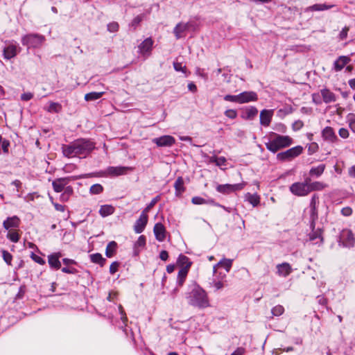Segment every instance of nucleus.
<instances>
[{"label": "nucleus", "instance_id": "1a4fd4ad", "mask_svg": "<svg viewBox=\"0 0 355 355\" xmlns=\"http://www.w3.org/2000/svg\"><path fill=\"white\" fill-rule=\"evenodd\" d=\"M158 147H171L175 143V139L171 135H164L152 139Z\"/></svg>", "mask_w": 355, "mask_h": 355}, {"label": "nucleus", "instance_id": "c9c22d12", "mask_svg": "<svg viewBox=\"0 0 355 355\" xmlns=\"http://www.w3.org/2000/svg\"><path fill=\"white\" fill-rule=\"evenodd\" d=\"M117 248V243L115 241H110L105 249V255L107 257L110 258L113 257Z\"/></svg>", "mask_w": 355, "mask_h": 355}, {"label": "nucleus", "instance_id": "e2e57ef3", "mask_svg": "<svg viewBox=\"0 0 355 355\" xmlns=\"http://www.w3.org/2000/svg\"><path fill=\"white\" fill-rule=\"evenodd\" d=\"M119 263L118 261L112 262L110 266V274H114L119 269Z\"/></svg>", "mask_w": 355, "mask_h": 355}, {"label": "nucleus", "instance_id": "3c124183", "mask_svg": "<svg viewBox=\"0 0 355 355\" xmlns=\"http://www.w3.org/2000/svg\"><path fill=\"white\" fill-rule=\"evenodd\" d=\"M173 67L176 71H181L182 73H186V66L182 65V64L181 62H174Z\"/></svg>", "mask_w": 355, "mask_h": 355}, {"label": "nucleus", "instance_id": "a18cd8bd", "mask_svg": "<svg viewBox=\"0 0 355 355\" xmlns=\"http://www.w3.org/2000/svg\"><path fill=\"white\" fill-rule=\"evenodd\" d=\"M160 198L159 196L155 197L146 206V207L142 211L141 213H145L147 214L148 212L156 205V203L159 200Z\"/></svg>", "mask_w": 355, "mask_h": 355}, {"label": "nucleus", "instance_id": "20e7f679", "mask_svg": "<svg viewBox=\"0 0 355 355\" xmlns=\"http://www.w3.org/2000/svg\"><path fill=\"white\" fill-rule=\"evenodd\" d=\"M45 40L44 36L37 33L27 34L21 38V43L28 48H38Z\"/></svg>", "mask_w": 355, "mask_h": 355}, {"label": "nucleus", "instance_id": "a878e982", "mask_svg": "<svg viewBox=\"0 0 355 355\" xmlns=\"http://www.w3.org/2000/svg\"><path fill=\"white\" fill-rule=\"evenodd\" d=\"M232 259H223L220 260L217 264H216L213 268L214 273L216 272L217 267L222 266L223 267L227 272H229L232 266Z\"/></svg>", "mask_w": 355, "mask_h": 355}, {"label": "nucleus", "instance_id": "9b49d317", "mask_svg": "<svg viewBox=\"0 0 355 355\" xmlns=\"http://www.w3.org/2000/svg\"><path fill=\"white\" fill-rule=\"evenodd\" d=\"M153 40L151 37L144 40L138 46L139 52L142 55H149L153 49Z\"/></svg>", "mask_w": 355, "mask_h": 355}, {"label": "nucleus", "instance_id": "f257e3e1", "mask_svg": "<svg viewBox=\"0 0 355 355\" xmlns=\"http://www.w3.org/2000/svg\"><path fill=\"white\" fill-rule=\"evenodd\" d=\"M95 148V143L87 139H78L67 145H62V150L64 156L74 157L77 156L86 157Z\"/></svg>", "mask_w": 355, "mask_h": 355}, {"label": "nucleus", "instance_id": "393cba45", "mask_svg": "<svg viewBox=\"0 0 355 355\" xmlns=\"http://www.w3.org/2000/svg\"><path fill=\"white\" fill-rule=\"evenodd\" d=\"M315 227L312 228V232L309 234V239L314 242V243H322L323 242V238L322 236V231L320 228L314 230Z\"/></svg>", "mask_w": 355, "mask_h": 355}, {"label": "nucleus", "instance_id": "2f4dec72", "mask_svg": "<svg viewBox=\"0 0 355 355\" xmlns=\"http://www.w3.org/2000/svg\"><path fill=\"white\" fill-rule=\"evenodd\" d=\"M325 168V164H323L312 167L309 171V175L311 177L319 178L324 173Z\"/></svg>", "mask_w": 355, "mask_h": 355}, {"label": "nucleus", "instance_id": "37998d69", "mask_svg": "<svg viewBox=\"0 0 355 355\" xmlns=\"http://www.w3.org/2000/svg\"><path fill=\"white\" fill-rule=\"evenodd\" d=\"M347 119L349 123V126L351 130L355 133V114L349 113L347 116Z\"/></svg>", "mask_w": 355, "mask_h": 355}, {"label": "nucleus", "instance_id": "c85d7f7f", "mask_svg": "<svg viewBox=\"0 0 355 355\" xmlns=\"http://www.w3.org/2000/svg\"><path fill=\"white\" fill-rule=\"evenodd\" d=\"M245 200L253 207H257L260 203V197L257 193H247L245 195Z\"/></svg>", "mask_w": 355, "mask_h": 355}, {"label": "nucleus", "instance_id": "9d476101", "mask_svg": "<svg viewBox=\"0 0 355 355\" xmlns=\"http://www.w3.org/2000/svg\"><path fill=\"white\" fill-rule=\"evenodd\" d=\"M321 135L324 141L329 144H334L338 141V138L336 136L334 130L330 126L325 127L322 130Z\"/></svg>", "mask_w": 355, "mask_h": 355}, {"label": "nucleus", "instance_id": "338daca9", "mask_svg": "<svg viewBox=\"0 0 355 355\" xmlns=\"http://www.w3.org/2000/svg\"><path fill=\"white\" fill-rule=\"evenodd\" d=\"M33 98V94L31 92H26L21 95V100L28 101Z\"/></svg>", "mask_w": 355, "mask_h": 355}, {"label": "nucleus", "instance_id": "603ef678", "mask_svg": "<svg viewBox=\"0 0 355 355\" xmlns=\"http://www.w3.org/2000/svg\"><path fill=\"white\" fill-rule=\"evenodd\" d=\"M319 204V196L318 194L315 193L312 196L311 201H310V207H317Z\"/></svg>", "mask_w": 355, "mask_h": 355}, {"label": "nucleus", "instance_id": "5fc2aeb1", "mask_svg": "<svg viewBox=\"0 0 355 355\" xmlns=\"http://www.w3.org/2000/svg\"><path fill=\"white\" fill-rule=\"evenodd\" d=\"M224 100L226 101H230V102H234L238 103L239 101V94L238 95H230L227 94L224 96Z\"/></svg>", "mask_w": 355, "mask_h": 355}, {"label": "nucleus", "instance_id": "49530a36", "mask_svg": "<svg viewBox=\"0 0 355 355\" xmlns=\"http://www.w3.org/2000/svg\"><path fill=\"white\" fill-rule=\"evenodd\" d=\"M89 191H90V193H92V194H99L101 192H103V187L100 184H93L90 187Z\"/></svg>", "mask_w": 355, "mask_h": 355}, {"label": "nucleus", "instance_id": "c756f323", "mask_svg": "<svg viewBox=\"0 0 355 355\" xmlns=\"http://www.w3.org/2000/svg\"><path fill=\"white\" fill-rule=\"evenodd\" d=\"M226 275H223L221 279H213L212 282H210V286L215 288L216 291L220 290L227 286L226 280L225 279Z\"/></svg>", "mask_w": 355, "mask_h": 355}, {"label": "nucleus", "instance_id": "09e8293b", "mask_svg": "<svg viewBox=\"0 0 355 355\" xmlns=\"http://www.w3.org/2000/svg\"><path fill=\"white\" fill-rule=\"evenodd\" d=\"M107 29L110 33L117 32L119 29V25L116 21L110 22L107 26Z\"/></svg>", "mask_w": 355, "mask_h": 355}, {"label": "nucleus", "instance_id": "72a5a7b5", "mask_svg": "<svg viewBox=\"0 0 355 355\" xmlns=\"http://www.w3.org/2000/svg\"><path fill=\"white\" fill-rule=\"evenodd\" d=\"M89 258L92 263L99 264L101 267L106 263V259L100 253L92 254L89 255Z\"/></svg>", "mask_w": 355, "mask_h": 355}, {"label": "nucleus", "instance_id": "412c9836", "mask_svg": "<svg viewBox=\"0 0 355 355\" xmlns=\"http://www.w3.org/2000/svg\"><path fill=\"white\" fill-rule=\"evenodd\" d=\"M273 115L272 110H263L260 113V123L267 127L270 125Z\"/></svg>", "mask_w": 355, "mask_h": 355}, {"label": "nucleus", "instance_id": "0e129e2a", "mask_svg": "<svg viewBox=\"0 0 355 355\" xmlns=\"http://www.w3.org/2000/svg\"><path fill=\"white\" fill-rule=\"evenodd\" d=\"M341 214L344 216H349L352 214V209L350 207H343L341 211Z\"/></svg>", "mask_w": 355, "mask_h": 355}, {"label": "nucleus", "instance_id": "2eb2a0df", "mask_svg": "<svg viewBox=\"0 0 355 355\" xmlns=\"http://www.w3.org/2000/svg\"><path fill=\"white\" fill-rule=\"evenodd\" d=\"M20 225V219L17 216H13L12 217H8L3 223V227L7 230H15V228H18Z\"/></svg>", "mask_w": 355, "mask_h": 355}, {"label": "nucleus", "instance_id": "a211bd4d", "mask_svg": "<svg viewBox=\"0 0 355 355\" xmlns=\"http://www.w3.org/2000/svg\"><path fill=\"white\" fill-rule=\"evenodd\" d=\"M239 103H245L250 101H256L258 99L257 93L252 91L243 92L239 94Z\"/></svg>", "mask_w": 355, "mask_h": 355}, {"label": "nucleus", "instance_id": "473e14b6", "mask_svg": "<svg viewBox=\"0 0 355 355\" xmlns=\"http://www.w3.org/2000/svg\"><path fill=\"white\" fill-rule=\"evenodd\" d=\"M309 193L314 191H322L327 187V184L322 182L315 181L313 182H309Z\"/></svg>", "mask_w": 355, "mask_h": 355}, {"label": "nucleus", "instance_id": "0eeeda50", "mask_svg": "<svg viewBox=\"0 0 355 355\" xmlns=\"http://www.w3.org/2000/svg\"><path fill=\"white\" fill-rule=\"evenodd\" d=\"M340 243L344 247L352 248L355 243V238L350 230H343L340 235Z\"/></svg>", "mask_w": 355, "mask_h": 355}, {"label": "nucleus", "instance_id": "5701e85b", "mask_svg": "<svg viewBox=\"0 0 355 355\" xmlns=\"http://www.w3.org/2000/svg\"><path fill=\"white\" fill-rule=\"evenodd\" d=\"M128 167L125 166H109L106 170V173L110 175L118 176L125 174Z\"/></svg>", "mask_w": 355, "mask_h": 355}, {"label": "nucleus", "instance_id": "423d86ee", "mask_svg": "<svg viewBox=\"0 0 355 355\" xmlns=\"http://www.w3.org/2000/svg\"><path fill=\"white\" fill-rule=\"evenodd\" d=\"M303 152V147L296 146L286 151L277 153V159L281 162H290L300 155Z\"/></svg>", "mask_w": 355, "mask_h": 355}, {"label": "nucleus", "instance_id": "f704fd0d", "mask_svg": "<svg viewBox=\"0 0 355 355\" xmlns=\"http://www.w3.org/2000/svg\"><path fill=\"white\" fill-rule=\"evenodd\" d=\"M188 272H189V270H187V268H181L179 270L178 274V277H177V286H179V287L182 286V285L184 284V283L186 280Z\"/></svg>", "mask_w": 355, "mask_h": 355}, {"label": "nucleus", "instance_id": "39448f33", "mask_svg": "<svg viewBox=\"0 0 355 355\" xmlns=\"http://www.w3.org/2000/svg\"><path fill=\"white\" fill-rule=\"evenodd\" d=\"M309 182L311 178H306L304 182H295L290 186L289 190L295 196H306L309 193Z\"/></svg>", "mask_w": 355, "mask_h": 355}, {"label": "nucleus", "instance_id": "864d4df0", "mask_svg": "<svg viewBox=\"0 0 355 355\" xmlns=\"http://www.w3.org/2000/svg\"><path fill=\"white\" fill-rule=\"evenodd\" d=\"M31 258L36 263L40 264V265H44L45 261L42 257H39L38 255L35 254V253L32 252L31 254Z\"/></svg>", "mask_w": 355, "mask_h": 355}, {"label": "nucleus", "instance_id": "e433bc0d", "mask_svg": "<svg viewBox=\"0 0 355 355\" xmlns=\"http://www.w3.org/2000/svg\"><path fill=\"white\" fill-rule=\"evenodd\" d=\"M257 114L258 110L255 107H250L245 110L243 118L250 120L254 119L257 115Z\"/></svg>", "mask_w": 355, "mask_h": 355}, {"label": "nucleus", "instance_id": "cd10ccee", "mask_svg": "<svg viewBox=\"0 0 355 355\" xmlns=\"http://www.w3.org/2000/svg\"><path fill=\"white\" fill-rule=\"evenodd\" d=\"M115 211V208L111 205H104L101 206L99 209V214L105 218L113 214Z\"/></svg>", "mask_w": 355, "mask_h": 355}, {"label": "nucleus", "instance_id": "f03ea898", "mask_svg": "<svg viewBox=\"0 0 355 355\" xmlns=\"http://www.w3.org/2000/svg\"><path fill=\"white\" fill-rule=\"evenodd\" d=\"M186 297L188 304L193 307L203 309L210 306L207 292L198 285L187 294Z\"/></svg>", "mask_w": 355, "mask_h": 355}, {"label": "nucleus", "instance_id": "6e6552de", "mask_svg": "<svg viewBox=\"0 0 355 355\" xmlns=\"http://www.w3.org/2000/svg\"><path fill=\"white\" fill-rule=\"evenodd\" d=\"M244 183L234 184H218L216 187V191L223 194H230L236 191H240L243 189Z\"/></svg>", "mask_w": 355, "mask_h": 355}, {"label": "nucleus", "instance_id": "13d9d810", "mask_svg": "<svg viewBox=\"0 0 355 355\" xmlns=\"http://www.w3.org/2000/svg\"><path fill=\"white\" fill-rule=\"evenodd\" d=\"M10 143L7 139H3L1 148H2V150L3 153L8 154L9 152V147H10Z\"/></svg>", "mask_w": 355, "mask_h": 355}, {"label": "nucleus", "instance_id": "aec40b11", "mask_svg": "<svg viewBox=\"0 0 355 355\" xmlns=\"http://www.w3.org/2000/svg\"><path fill=\"white\" fill-rule=\"evenodd\" d=\"M19 51L16 45L10 44L6 46L3 50V58L6 60H10L11 58H15Z\"/></svg>", "mask_w": 355, "mask_h": 355}, {"label": "nucleus", "instance_id": "f8f14e48", "mask_svg": "<svg viewBox=\"0 0 355 355\" xmlns=\"http://www.w3.org/2000/svg\"><path fill=\"white\" fill-rule=\"evenodd\" d=\"M148 214H145V213L141 214L134 225V230L137 234H140L144 230L148 223Z\"/></svg>", "mask_w": 355, "mask_h": 355}, {"label": "nucleus", "instance_id": "6e6d98bb", "mask_svg": "<svg viewBox=\"0 0 355 355\" xmlns=\"http://www.w3.org/2000/svg\"><path fill=\"white\" fill-rule=\"evenodd\" d=\"M146 245V237L144 235L140 236L135 244V247H144Z\"/></svg>", "mask_w": 355, "mask_h": 355}, {"label": "nucleus", "instance_id": "4be33fe9", "mask_svg": "<svg viewBox=\"0 0 355 355\" xmlns=\"http://www.w3.org/2000/svg\"><path fill=\"white\" fill-rule=\"evenodd\" d=\"M350 58L348 56L340 55L334 63V69L335 71H341L345 65L350 62Z\"/></svg>", "mask_w": 355, "mask_h": 355}, {"label": "nucleus", "instance_id": "8fccbe9b", "mask_svg": "<svg viewBox=\"0 0 355 355\" xmlns=\"http://www.w3.org/2000/svg\"><path fill=\"white\" fill-rule=\"evenodd\" d=\"M191 202L194 205H203L208 203L206 199L200 196L193 197L191 199Z\"/></svg>", "mask_w": 355, "mask_h": 355}, {"label": "nucleus", "instance_id": "ddd939ff", "mask_svg": "<svg viewBox=\"0 0 355 355\" xmlns=\"http://www.w3.org/2000/svg\"><path fill=\"white\" fill-rule=\"evenodd\" d=\"M62 257L61 252H54L48 256V263L51 269L59 270L61 268L60 258Z\"/></svg>", "mask_w": 355, "mask_h": 355}, {"label": "nucleus", "instance_id": "052dcab7", "mask_svg": "<svg viewBox=\"0 0 355 355\" xmlns=\"http://www.w3.org/2000/svg\"><path fill=\"white\" fill-rule=\"evenodd\" d=\"M303 126L304 123L301 120L295 121L292 125V128L294 131H297L300 130Z\"/></svg>", "mask_w": 355, "mask_h": 355}, {"label": "nucleus", "instance_id": "6ab92c4d", "mask_svg": "<svg viewBox=\"0 0 355 355\" xmlns=\"http://www.w3.org/2000/svg\"><path fill=\"white\" fill-rule=\"evenodd\" d=\"M276 268L277 274L284 277L288 276L293 271L291 266L287 262L277 264Z\"/></svg>", "mask_w": 355, "mask_h": 355}, {"label": "nucleus", "instance_id": "de8ad7c7", "mask_svg": "<svg viewBox=\"0 0 355 355\" xmlns=\"http://www.w3.org/2000/svg\"><path fill=\"white\" fill-rule=\"evenodd\" d=\"M284 308L282 305H277L272 309V313L275 316H279L283 314Z\"/></svg>", "mask_w": 355, "mask_h": 355}, {"label": "nucleus", "instance_id": "4c0bfd02", "mask_svg": "<svg viewBox=\"0 0 355 355\" xmlns=\"http://www.w3.org/2000/svg\"><path fill=\"white\" fill-rule=\"evenodd\" d=\"M178 263L182 266V268H187V270H189L191 266V262L189 261V259L183 254H180L178 257Z\"/></svg>", "mask_w": 355, "mask_h": 355}, {"label": "nucleus", "instance_id": "bb28decb", "mask_svg": "<svg viewBox=\"0 0 355 355\" xmlns=\"http://www.w3.org/2000/svg\"><path fill=\"white\" fill-rule=\"evenodd\" d=\"M334 5H327L326 3H316L313 6H309L306 8V12L309 11H323L331 9Z\"/></svg>", "mask_w": 355, "mask_h": 355}, {"label": "nucleus", "instance_id": "a19ab883", "mask_svg": "<svg viewBox=\"0 0 355 355\" xmlns=\"http://www.w3.org/2000/svg\"><path fill=\"white\" fill-rule=\"evenodd\" d=\"M103 94H104V92H89L85 95V100L86 101H95V100H97V99L101 98L102 96L103 95Z\"/></svg>", "mask_w": 355, "mask_h": 355}, {"label": "nucleus", "instance_id": "b1692460", "mask_svg": "<svg viewBox=\"0 0 355 355\" xmlns=\"http://www.w3.org/2000/svg\"><path fill=\"white\" fill-rule=\"evenodd\" d=\"M321 96L322 97V101L325 103H330L335 102L336 101V95L331 92L329 89L324 88L320 90Z\"/></svg>", "mask_w": 355, "mask_h": 355}, {"label": "nucleus", "instance_id": "69168bd1", "mask_svg": "<svg viewBox=\"0 0 355 355\" xmlns=\"http://www.w3.org/2000/svg\"><path fill=\"white\" fill-rule=\"evenodd\" d=\"M349 28L347 26H345L342 31H340L339 34V38L341 40H343L347 38V33L349 31Z\"/></svg>", "mask_w": 355, "mask_h": 355}, {"label": "nucleus", "instance_id": "58836bf2", "mask_svg": "<svg viewBox=\"0 0 355 355\" xmlns=\"http://www.w3.org/2000/svg\"><path fill=\"white\" fill-rule=\"evenodd\" d=\"M318 218V207H310V225L313 228Z\"/></svg>", "mask_w": 355, "mask_h": 355}, {"label": "nucleus", "instance_id": "4d7b16f0", "mask_svg": "<svg viewBox=\"0 0 355 355\" xmlns=\"http://www.w3.org/2000/svg\"><path fill=\"white\" fill-rule=\"evenodd\" d=\"M142 21V16L138 15L135 17L130 23V26L135 29Z\"/></svg>", "mask_w": 355, "mask_h": 355}, {"label": "nucleus", "instance_id": "dca6fc26", "mask_svg": "<svg viewBox=\"0 0 355 355\" xmlns=\"http://www.w3.org/2000/svg\"><path fill=\"white\" fill-rule=\"evenodd\" d=\"M153 232L155 234V239L158 241L162 242L165 240L166 230L162 223H156L154 226Z\"/></svg>", "mask_w": 355, "mask_h": 355}, {"label": "nucleus", "instance_id": "774afa93", "mask_svg": "<svg viewBox=\"0 0 355 355\" xmlns=\"http://www.w3.org/2000/svg\"><path fill=\"white\" fill-rule=\"evenodd\" d=\"M62 271L67 274H76L78 272V270L75 268L71 267H64L62 268Z\"/></svg>", "mask_w": 355, "mask_h": 355}, {"label": "nucleus", "instance_id": "79ce46f5", "mask_svg": "<svg viewBox=\"0 0 355 355\" xmlns=\"http://www.w3.org/2000/svg\"><path fill=\"white\" fill-rule=\"evenodd\" d=\"M46 110L51 113H59L62 110V105L59 103L50 102Z\"/></svg>", "mask_w": 355, "mask_h": 355}, {"label": "nucleus", "instance_id": "7ed1b4c3", "mask_svg": "<svg viewBox=\"0 0 355 355\" xmlns=\"http://www.w3.org/2000/svg\"><path fill=\"white\" fill-rule=\"evenodd\" d=\"M293 144V140L291 137L271 132L269 134V140L265 145L269 151L276 153L279 150L289 147Z\"/></svg>", "mask_w": 355, "mask_h": 355}, {"label": "nucleus", "instance_id": "f3484780", "mask_svg": "<svg viewBox=\"0 0 355 355\" xmlns=\"http://www.w3.org/2000/svg\"><path fill=\"white\" fill-rule=\"evenodd\" d=\"M191 25V24L190 22L178 23L173 29V33L175 36V38L177 40H179V39L184 37L183 33L190 28Z\"/></svg>", "mask_w": 355, "mask_h": 355}, {"label": "nucleus", "instance_id": "c03bdc74", "mask_svg": "<svg viewBox=\"0 0 355 355\" xmlns=\"http://www.w3.org/2000/svg\"><path fill=\"white\" fill-rule=\"evenodd\" d=\"M1 253H2V257H3V259L4 260V261L9 266H11L12 263V255L7 250H1Z\"/></svg>", "mask_w": 355, "mask_h": 355}, {"label": "nucleus", "instance_id": "680f3d73", "mask_svg": "<svg viewBox=\"0 0 355 355\" xmlns=\"http://www.w3.org/2000/svg\"><path fill=\"white\" fill-rule=\"evenodd\" d=\"M338 135L341 138L347 139L349 136V133L347 129L341 128L338 130Z\"/></svg>", "mask_w": 355, "mask_h": 355}, {"label": "nucleus", "instance_id": "bf43d9fd", "mask_svg": "<svg viewBox=\"0 0 355 355\" xmlns=\"http://www.w3.org/2000/svg\"><path fill=\"white\" fill-rule=\"evenodd\" d=\"M225 115L230 119H234L236 118L237 112L235 110L230 109L225 112Z\"/></svg>", "mask_w": 355, "mask_h": 355}, {"label": "nucleus", "instance_id": "7c9ffc66", "mask_svg": "<svg viewBox=\"0 0 355 355\" xmlns=\"http://www.w3.org/2000/svg\"><path fill=\"white\" fill-rule=\"evenodd\" d=\"M174 187L175 189V195L177 196H180L182 195L183 192L185 191V187H184V180L182 177H178L174 184Z\"/></svg>", "mask_w": 355, "mask_h": 355}, {"label": "nucleus", "instance_id": "ea45409f", "mask_svg": "<svg viewBox=\"0 0 355 355\" xmlns=\"http://www.w3.org/2000/svg\"><path fill=\"white\" fill-rule=\"evenodd\" d=\"M17 230H10L6 235L7 239L13 243H17L20 239V234Z\"/></svg>", "mask_w": 355, "mask_h": 355}, {"label": "nucleus", "instance_id": "4468645a", "mask_svg": "<svg viewBox=\"0 0 355 355\" xmlns=\"http://www.w3.org/2000/svg\"><path fill=\"white\" fill-rule=\"evenodd\" d=\"M71 180L69 177L55 179L52 182L53 190L57 193L62 192Z\"/></svg>", "mask_w": 355, "mask_h": 355}]
</instances>
